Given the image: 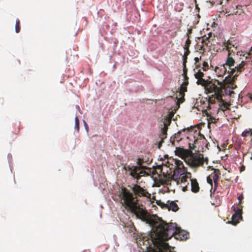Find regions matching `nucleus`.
Here are the masks:
<instances>
[{
  "label": "nucleus",
  "instance_id": "nucleus-44",
  "mask_svg": "<svg viewBox=\"0 0 252 252\" xmlns=\"http://www.w3.org/2000/svg\"><path fill=\"white\" fill-rule=\"evenodd\" d=\"M189 187L188 186H185V187H183L182 190L183 191H186L189 190Z\"/></svg>",
  "mask_w": 252,
  "mask_h": 252
},
{
  "label": "nucleus",
  "instance_id": "nucleus-47",
  "mask_svg": "<svg viewBox=\"0 0 252 252\" xmlns=\"http://www.w3.org/2000/svg\"><path fill=\"white\" fill-rule=\"evenodd\" d=\"M199 60H200V59L199 58H198V57H195L194 58V61H195L196 63L198 62Z\"/></svg>",
  "mask_w": 252,
  "mask_h": 252
},
{
  "label": "nucleus",
  "instance_id": "nucleus-52",
  "mask_svg": "<svg viewBox=\"0 0 252 252\" xmlns=\"http://www.w3.org/2000/svg\"><path fill=\"white\" fill-rule=\"evenodd\" d=\"M227 0L228 1V0Z\"/></svg>",
  "mask_w": 252,
  "mask_h": 252
},
{
  "label": "nucleus",
  "instance_id": "nucleus-8",
  "mask_svg": "<svg viewBox=\"0 0 252 252\" xmlns=\"http://www.w3.org/2000/svg\"><path fill=\"white\" fill-rule=\"evenodd\" d=\"M143 168V166H133L131 172H129V175L134 179L139 180L144 174H146V172L145 171L141 170V169Z\"/></svg>",
  "mask_w": 252,
  "mask_h": 252
},
{
  "label": "nucleus",
  "instance_id": "nucleus-23",
  "mask_svg": "<svg viewBox=\"0 0 252 252\" xmlns=\"http://www.w3.org/2000/svg\"><path fill=\"white\" fill-rule=\"evenodd\" d=\"M204 74L202 69H200L198 70L197 72H195L194 74V76L196 79H199L200 78H203L204 77Z\"/></svg>",
  "mask_w": 252,
  "mask_h": 252
},
{
  "label": "nucleus",
  "instance_id": "nucleus-24",
  "mask_svg": "<svg viewBox=\"0 0 252 252\" xmlns=\"http://www.w3.org/2000/svg\"><path fill=\"white\" fill-rule=\"evenodd\" d=\"M187 91V87L183 85H181L180 87V95L184 97L185 96V93Z\"/></svg>",
  "mask_w": 252,
  "mask_h": 252
},
{
  "label": "nucleus",
  "instance_id": "nucleus-29",
  "mask_svg": "<svg viewBox=\"0 0 252 252\" xmlns=\"http://www.w3.org/2000/svg\"><path fill=\"white\" fill-rule=\"evenodd\" d=\"M75 129L78 131L79 130V120L77 117L75 118Z\"/></svg>",
  "mask_w": 252,
  "mask_h": 252
},
{
  "label": "nucleus",
  "instance_id": "nucleus-10",
  "mask_svg": "<svg viewBox=\"0 0 252 252\" xmlns=\"http://www.w3.org/2000/svg\"><path fill=\"white\" fill-rule=\"evenodd\" d=\"M211 36L212 33L210 32L208 34V36L204 35L202 38H199L200 40H201V45H198V46H200V50L205 51L206 48L210 46V38Z\"/></svg>",
  "mask_w": 252,
  "mask_h": 252
},
{
  "label": "nucleus",
  "instance_id": "nucleus-14",
  "mask_svg": "<svg viewBox=\"0 0 252 252\" xmlns=\"http://www.w3.org/2000/svg\"><path fill=\"white\" fill-rule=\"evenodd\" d=\"M191 190L194 193H197L199 191L200 187L196 179H191Z\"/></svg>",
  "mask_w": 252,
  "mask_h": 252
},
{
  "label": "nucleus",
  "instance_id": "nucleus-32",
  "mask_svg": "<svg viewBox=\"0 0 252 252\" xmlns=\"http://www.w3.org/2000/svg\"><path fill=\"white\" fill-rule=\"evenodd\" d=\"M171 120L170 119L165 118L164 121V126H166L167 127L170 125Z\"/></svg>",
  "mask_w": 252,
  "mask_h": 252
},
{
  "label": "nucleus",
  "instance_id": "nucleus-39",
  "mask_svg": "<svg viewBox=\"0 0 252 252\" xmlns=\"http://www.w3.org/2000/svg\"><path fill=\"white\" fill-rule=\"evenodd\" d=\"M185 50V52L184 53V54L186 56H188L190 53V51L189 50V48H184Z\"/></svg>",
  "mask_w": 252,
  "mask_h": 252
},
{
  "label": "nucleus",
  "instance_id": "nucleus-28",
  "mask_svg": "<svg viewBox=\"0 0 252 252\" xmlns=\"http://www.w3.org/2000/svg\"><path fill=\"white\" fill-rule=\"evenodd\" d=\"M252 135V130H246L242 132V136L243 137H247L248 135Z\"/></svg>",
  "mask_w": 252,
  "mask_h": 252
},
{
  "label": "nucleus",
  "instance_id": "nucleus-16",
  "mask_svg": "<svg viewBox=\"0 0 252 252\" xmlns=\"http://www.w3.org/2000/svg\"><path fill=\"white\" fill-rule=\"evenodd\" d=\"M208 125V126L211 123H216L219 120V118H216L215 117L212 116L211 114H207Z\"/></svg>",
  "mask_w": 252,
  "mask_h": 252
},
{
  "label": "nucleus",
  "instance_id": "nucleus-31",
  "mask_svg": "<svg viewBox=\"0 0 252 252\" xmlns=\"http://www.w3.org/2000/svg\"><path fill=\"white\" fill-rule=\"evenodd\" d=\"M202 65H203V67H202V68L201 69H202L203 70V71H206L209 67L208 63L206 62H204Z\"/></svg>",
  "mask_w": 252,
  "mask_h": 252
},
{
  "label": "nucleus",
  "instance_id": "nucleus-40",
  "mask_svg": "<svg viewBox=\"0 0 252 252\" xmlns=\"http://www.w3.org/2000/svg\"><path fill=\"white\" fill-rule=\"evenodd\" d=\"M164 139L161 138V140L158 142V149H160L161 148V147L162 146V143L163 142Z\"/></svg>",
  "mask_w": 252,
  "mask_h": 252
},
{
  "label": "nucleus",
  "instance_id": "nucleus-43",
  "mask_svg": "<svg viewBox=\"0 0 252 252\" xmlns=\"http://www.w3.org/2000/svg\"><path fill=\"white\" fill-rule=\"evenodd\" d=\"M188 84H189V81L186 80V81H184L183 83L181 84V85L186 86L187 87V86L188 85Z\"/></svg>",
  "mask_w": 252,
  "mask_h": 252
},
{
  "label": "nucleus",
  "instance_id": "nucleus-22",
  "mask_svg": "<svg viewBox=\"0 0 252 252\" xmlns=\"http://www.w3.org/2000/svg\"><path fill=\"white\" fill-rule=\"evenodd\" d=\"M168 127L166 126H164L161 129V133L160 135V138L162 139H165L167 135Z\"/></svg>",
  "mask_w": 252,
  "mask_h": 252
},
{
  "label": "nucleus",
  "instance_id": "nucleus-3",
  "mask_svg": "<svg viewBox=\"0 0 252 252\" xmlns=\"http://www.w3.org/2000/svg\"><path fill=\"white\" fill-rule=\"evenodd\" d=\"M186 162L190 167H198L203 166L204 163L208 164V158L207 157L204 158L202 154L193 153L191 151V153L187 158Z\"/></svg>",
  "mask_w": 252,
  "mask_h": 252
},
{
  "label": "nucleus",
  "instance_id": "nucleus-18",
  "mask_svg": "<svg viewBox=\"0 0 252 252\" xmlns=\"http://www.w3.org/2000/svg\"><path fill=\"white\" fill-rule=\"evenodd\" d=\"M241 218H242V216L240 217L239 216H238V215H237L236 214H234L232 216L231 220L230 222L233 225H235L239 222V220Z\"/></svg>",
  "mask_w": 252,
  "mask_h": 252
},
{
  "label": "nucleus",
  "instance_id": "nucleus-17",
  "mask_svg": "<svg viewBox=\"0 0 252 252\" xmlns=\"http://www.w3.org/2000/svg\"><path fill=\"white\" fill-rule=\"evenodd\" d=\"M166 207L168 208L169 210H172L174 212H176L178 210L179 207L176 203L172 201L170 203L169 205H166Z\"/></svg>",
  "mask_w": 252,
  "mask_h": 252
},
{
  "label": "nucleus",
  "instance_id": "nucleus-35",
  "mask_svg": "<svg viewBox=\"0 0 252 252\" xmlns=\"http://www.w3.org/2000/svg\"><path fill=\"white\" fill-rule=\"evenodd\" d=\"M207 182L210 184L212 187L213 186V179L212 178V177H211V176H209L208 177H207Z\"/></svg>",
  "mask_w": 252,
  "mask_h": 252
},
{
  "label": "nucleus",
  "instance_id": "nucleus-45",
  "mask_svg": "<svg viewBox=\"0 0 252 252\" xmlns=\"http://www.w3.org/2000/svg\"><path fill=\"white\" fill-rule=\"evenodd\" d=\"M157 203L158 205L159 206H163V205H164L162 202H161L160 201H157Z\"/></svg>",
  "mask_w": 252,
  "mask_h": 252
},
{
  "label": "nucleus",
  "instance_id": "nucleus-51",
  "mask_svg": "<svg viewBox=\"0 0 252 252\" xmlns=\"http://www.w3.org/2000/svg\"><path fill=\"white\" fill-rule=\"evenodd\" d=\"M251 159L252 160V157L251 158Z\"/></svg>",
  "mask_w": 252,
  "mask_h": 252
},
{
  "label": "nucleus",
  "instance_id": "nucleus-13",
  "mask_svg": "<svg viewBox=\"0 0 252 252\" xmlns=\"http://www.w3.org/2000/svg\"><path fill=\"white\" fill-rule=\"evenodd\" d=\"M216 100H217L219 103L220 109L222 111H224L228 109V107L230 106V104L223 100L222 98V94H220V98L219 97L216 98Z\"/></svg>",
  "mask_w": 252,
  "mask_h": 252
},
{
  "label": "nucleus",
  "instance_id": "nucleus-48",
  "mask_svg": "<svg viewBox=\"0 0 252 252\" xmlns=\"http://www.w3.org/2000/svg\"><path fill=\"white\" fill-rule=\"evenodd\" d=\"M184 81H186V80H188L189 81V77L188 76H187V77H184Z\"/></svg>",
  "mask_w": 252,
  "mask_h": 252
},
{
  "label": "nucleus",
  "instance_id": "nucleus-27",
  "mask_svg": "<svg viewBox=\"0 0 252 252\" xmlns=\"http://www.w3.org/2000/svg\"><path fill=\"white\" fill-rule=\"evenodd\" d=\"M21 27H20V22L19 19H17L16 21L15 24V32L16 33H19L20 32Z\"/></svg>",
  "mask_w": 252,
  "mask_h": 252
},
{
  "label": "nucleus",
  "instance_id": "nucleus-33",
  "mask_svg": "<svg viewBox=\"0 0 252 252\" xmlns=\"http://www.w3.org/2000/svg\"><path fill=\"white\" fill-rule=\"evenodd\" d=\"M134 166H130V165H125L124 167V169L126 171H128L129 172H131L132 169L133 168Z\"/></svg>",
  "mask_w": 252,
  "mask_h": 252
},
{
  "label": "nucleus",
  "instance_id": "nucleus-7",
  "mask_svg": "<svg viewBox=\"0 0 252 252\" xmlns=\"http://www.w3.org/2000/svg\"><path fill=\"white\" fill-rule=\"evenodd\" d=\"M131 190L134 193L135 195L141 197H147L150 198L151 196V194H149L148 191H147L143 188H141L139 185H134L132 188Z\"/></svg>",
  "mask_w": 252,
  "mask_h": 252
},
{
  "label": "nucleus",
  "instance_id": "nucleus-4",
  "mask_svg": "<svg viewBox=\"0 0 252 252\" xmlns=\"http://www.w3.org/2000/svg\"><path fill=\"white\" fill-rule=\"evenodd\" d=\"M204 89L206 94H214L209 97L208 99L209 106H208V108H210V105L211 104L215 103L216 98L218 97L220 98V94H221L222 93V89L221 87H218L212 81L209 82Z\"/></svg>",
  "mask_w": 252,
  "mask_h": 252
},
{
  "label": "nucleus",
  "instance_id": "nucleus-42",
  "mask_svg": "<svg viewBox=\"0 0 252 252\" xmlns=\"http://www.w3.org/2000/svg\"><path fill=\"white\" fill-rule=\"evenodd\" d=\"M188 69L186 66V64H183V73L184 74L187 73Z\"/></svg>",
  "mask_w": 252,
  "mask_h": 252
},
{
  "label": "nucleus",
  "instance_id": "nucleus-19",
  "mask_svg": "<svg viewBox=\"0 0 252 252\" xmlns=\"http://www.w3.org/2000/svg\"><path fill=\"white\" fill-rule=\"evenodd\" d=\"M175 165H176V169H186L185 167L184 163L183 161L180 160H176L175 161Z\"/></svg>",
  "mask_w": 252,
  "mask_h": 252
},
{
  "label": "nucleus",
  "instance_id": "nucleus-15",
  "mask_svg": "<svg viewBox=\"0 0 252 252\" xmlns=\"http://www.w3.org/2000/svg\"><path fill=\"white\" fill-rule=\"evenodd\" d=\"M227 69L224 65H221L220 66H216L215 69V71L217 75L219 77L223 76L226 73Z\"/></svg>",
  "mask_w": 252,
  "mask_h": 252
},
{
  "label": "nucleus",
  "instance_id": "nucleus-2",
  "mask_svg": "<svg viewBox=\"0 0 252 252\" xmlns=\"http://www.w3.org/2000/svg\"><path fill=\"white\" fill-rule=\"evenodd\" d=\"M246 64V62L242 61L241 63L235 66L231 71L228 70L229 75L226 77L223 81L225 87H229L233 89L237 87L234 83L235 80L237 77L245 70Z\"/></svg>",
  "mask_w": 252,
  "mask_h": 252
},
{
  "label": "nucleus",
  "instance_id": "nucleus-41",
  "mask_svg": "<svg viewBox=\"0 0 252 252\" xmlns=\"http://www.w3.org/2000/svg\"><path fill=\"white\" fill-rule=\"evenodd\" d=\"M187 57L188 56H186L184 55L183 58V64H186V63L187 62Z\"/></svg>",
  "mask_w": 252,
  "mask_h": 252
},
{
  "label": "nucleus",
  "instance_id": "nucleus-34",
  "mask_svg": "<svg viewBox=\"0 0 252 252\" xmlns=\"http://www.w3.org/2000/svg\"><path fill=\"white\" fill-rule=\"evenodd\" d=\"M192 29L191 28H190L188 29L187 32L186 33V35L187 36V38H190V34L192 33Z\"/></svg>",
  "mask_w": 252,
  "mask_h": 252
},
{
  "label": "nucleus",
  "instance_id": "nucleus-6",
  "mask_svg": "<svg viewBox=\"0 0 252 252\" xmlns=\"http://www.w3.org/2000/svg\"><path fill=\"white\" fill-rule=\"evenodd\" d=\"M193 143H191L189 142V149H184L183 148H176L175 150V154L176 155L182 158L186 161V159L187 158H188L189 155L191 153V150H194L195 148V144L198 141V139L195 138V136H193Z\"/></svg>",
  "mask_w": 252,
  "mask_h": 252
},
{
  "label": "nucleus",
  "instance_id": "nucleus-36",
  "mask_svg": "<svg viewBox=\"0 0 252 252\" xmlns=\"http://www.w3.org/2000/svg\"><path fill=\"white\" fill-rule=\"evenodd\" d=\"M181 131H179L177 134L175 135V138L177 141L180 140L182 138L180 137V134H181Z\"/></svg>",
  "mask_w": 252,
  "mask_h": 252
},
{
  "label": "nucleus",
  "instance_id": "nucleus-9",
  "mask_svg": "<svg viewBox=\"0 0 252 252\" xmlns=\"http://www.w3.org/2000/svg\"><path fill=\"white\" fill-rule=\"evenodd\" d=\"M157 248L153 250L152 252H171L170 250V246L161 242L158 240V242L156 241Z\"/></svg>",
  "mask_w": 252,
  "mask_h": 252
},
{
  "label": "nucleus",
  "instance_id": "nucleus-37",
  "mask_svg": "<svg viewBox=\"0 0 252 252\" xmlns=\"http://www.w3.org/2000/svg\"><path fill=\"white\" fill-rule=\"evenodd\" d=\"M243 198H244V196H243V194H241L240 195H239L238 197V199L239 200V203H238V204L237 205H239L240 204H241L242 200V199H243Z\"/></svg>",
  "mask_w": 252,
  "mask_h": 252
},
{
  "label": "nucleus",
  "instance_id": "nucleus-21",
  "mask_svg": "<svg viewBox=\"0 0 252 252\" xmlns=\"http://www.w3.org/2000/svg\"><path fill=\"white\" fill-rule=\"evenodd\" d=\"M242 206L238 207H236L235 205H233L232 206V208L235 212L234 214H236L238 215V216L241 217L242 213Z\"/></svg>",
  "mask_w": 252,
  "mask_h": 252
},
{
  "label": "nucleus",
  "instance_id": "nucleus-25",
  "mask_svg": "<svg viewBox=\"0 0 252 252\" xmlns=\"http://www.w3.org/2000/svg\"><path fill=\"white\" fill-rule=\"evenodd\" d=\"M236 7L237 10L232 12L230 14L240 15L243 12L241 6L237 5Z\"/></svg>",
  "mask_w": 252,
  "mask_h": 252
},
{
  "label": "nucleus",
  "instance_id": "nucleus-38",
  "mask_svg": "<svg viewBox=\"0 0 252 252\" xmlns=\"http://www.w3.org/2000/svg\"><path fill=\"white\" fill-rule=\"evenodd\" d=\"M174 113L173 112H170L168 115V117H166V118L170 119V120H172V117L174 116Z\"/></svg>",
  "mask_w": 252,
  "mask_h": 252
},
{
  "label": "nucleus",
  "instance_id": "nucleus-12",
  "mask_svg": "<svg viewBox=\"0 0 252 252\" xmlns=\"http://www.w3.org/2000/svg\"><path fill=\"white\" fill-rule=\"evenodd\" d=\"M220 173L219 169H215L214 172L212 173V174L210 175L212 177L214 183V192L215 191V190L217 189V187L218 186V181L220 177Z\"/></svg>",
  "mask_w": 252,
  "mask_h": 252
},
{
  "label": "nucleus",
  "instance_id": "nucleus-5",
  "mask_svg": "<svg viewBox=\"0 0 252 252\" xmlns=\"http://www.w3.org/2000/svg\"><path fill=\"white\" fill-rule=\"evenodd\" d=\"M187 172V169H175L173 175L169 174L163 173V176L159 177V182L162 185H170L172 180L175 181L177 184H179L180 178Z\"/></svg>",
  "mask_w": 252,
  "mask_h": 252
},
{
  "label": "nucleus",
  "instance_id": "nucleus-26",
  "mask_svg": "<svg viewBox=\"0 0 252 252\" xmlns=\"http://www.w3.org/2000/svg\"><path fill=\"white\" fill-rule=\"evenodd\" d=\"M189 176L187 175V172L184 173V175L180 178L179 184L181 183H185L187 181Z\"/></svg>",
  "mask_w": 252,
  "mask_h": 252
},
{
  "label": "nucleus",
  "instance_id": "nucleus-20",
  "mask_svg": "<svg viewBox=\"0 0 252 252\" xmlns=\"http://www.w3.org/2000/svg\"><path fill=\"white\" fill-rule=\"evenodd\" d=\"M209 81H209L208 80H205V79H203V78H201L199 79H197L196 84L197 85H201L202 86L204 87L205 88Z\"/></svg>",
  "mask_w": 252,
  "mask_h": 252
},
{
  "label": "nucleus",
  "instance_id": "nucleus-30",
  "mask_svg": "<svg viewBox=\"0 0 252 252\" xmlns=\"http://www.w3.org/2000/svg\"><path fill=\"white\" fill-rule=\"evenodd\" d=\"M191 44V40L189 38H187V39L185 42V44L184 46V48H189Z\"/></svg>",
  "mask_w": 252,
  "mask_h": 252
},
{
  "label": "nucleus",
  "instance_id": "nucleus-50",
  "mask_svg": "<svg viewBox=\"0 0 252 252\" xmlns=\"http://www.w3.org/2000/svg\"><path fill=\"white\" fill-rule=\"evenodd\" d=\"M176 35H177V32H175V35H175V36H176Z\"/></svg>",
  "mask_w": 252,
  "mask_h": 252
},
{
  "label": "nucleus",
  "instance_id": "nucleus-1",
  "mask_svg": "<svg viewBox=\"0 0 252 252\" xmlns=\"http://www.w3.org/2000/svg\"><path fill=\"white\" fill-rule=\"evenodd\" d=\"M120 197L123 204L126 208L129 209L132 213L135 214L137 218L143 221H150L151 223H153V229L155 227V230L150 234V238L156 248H157L156 241L158 242L159 240L169 245L166 241L173 236L177 240H182L187 239L189 233L185 231L180 230L175 223H167L163 220L158 224L155 223L145 207L142 204H139L137 198L134 197L132 194L125 187L121 189Z\"/></svg>",
  "mask_w": 252,
  "mask_h": 252
},
{
  "label": "nucleus",
  "instance_id": "nucleus-49",
  "mask_svg": "<svg viewBox=\"0 0 252 252\" xmlns=\"http://www.w3.org/2000/svg\"><path fill=\"white\" fill-rule=\"evenodd\" d=\"M183 75L184 77H187V76H187V73H186V74H184V73H183Z\"/></svg>",
  "mask_w": 252,
  "mask_h": 252
},
{
  "label": "nucleus",
  "instance_id": "nucleus-11",
  "mask_svg": "<svg viewBox=\"0 0 252 252\" xmlns=\"http://www.w3.org/2000/svg\"><path fill=\"white\" fill-rule=\"evenodd\" d=\"M235 56V55H233V54H228L225 63L223 64L224 67H227L229 71H231V69L234 66L235 61L234 56Z\"/></svg>",
  "mask_w": 252,
  "mask_h": 252
},
{
  "label": "nucleus",
  "instance_id": "nucleus-46",
  "mask_svg": "<svg viewBox=\"0 0 252 252\" xmlns=\"http://www.w3.org/2000/svg\"><path fill=\"white\" fill-rule=\"evenodd\" d=\"M84 125H85V128L87 129V130L88 131V128H89L87 124V123L85 122V121H84Z\"/></svg>",
  "mask_w": 252,
  "mask_h": 252
}]
</instances>
